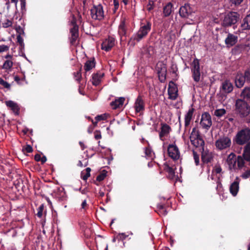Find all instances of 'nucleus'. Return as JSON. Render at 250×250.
I'll return each mask as SVG.
<instances>
[{
  "mask_svg": "<svg viewBox=\"0 0 250 250\" xmlns=\"http://www.w3.org/2000/svg\"><path fill=\"white\" fill-rule=\"evenodd\" d=\"M151 29V23L147 21L146 22H141L139 30L130 38L128 43L134 46L136 42H139L146 37Z\"/></svg>",
  "mask_w": 250,
  "mask_h": 250,
  "instance_id": "1",
  "label": "nucleus"
},
{
  "mask_svg": "<svg viewBox=\"0 0 250 250\" xmlns=\"http://www.w3.org/2000/svg\"><path fill=\"white\" fill-rule=\"evenodd\" d=\"M234 111L238 117L245 118L250 113V105L244 100L238 99L235 102Z\"/></svg>",
  "mask_w": 250,
  "mask_h": 250,
  "instance_id": "2",
  "label": "nucleus"
},
{
  "mask_svg": "<svg viewBox=\"0 0 250 250\" xmlns=\"http://www.w3.org/2000/svg\"><path fill=\"white\" fill-rule=\"evenodd\" d=\"M240 19V15L239 13L234 11H229L226 13L224 16L221 25L224 28L233 26L235 29L236 23Z\"/></svg>",
  "mask_w": 250,
  "mask_h": 250,
  "instance_id": "3",
  "label": "nucleus"
},
{
  "mask_svg": "<svg viewBox=\"0 0 250 250\" xmlns=\"http://www.w3.org/2000/svg\"><path fill=\"white\" fill-rule=\"evenodd\" d=\"M250 140V128L245 127L239 130L233 139L234 144L239 146L245 145Z\"/></svg>",
  "mask_w": 250,
  "mask_h": 250,
  "instance_id": "4",
  "label": "nucleus"
},
{
  "mask_svg": "<svg viewBox=\"0 0 250 250\" xmlns=\"http://www.w3.org/2000/svg\"><path fill=\"white\" fill-rule=\"evenodd\" d=\"M189 139L191 144L195 147L204 146L205 142L200 135L199 131L196 127L192 129Z\"/></svg>",
  "mask_w": 250,
  "mask_h": 250,
  "instance_id": "5",
  "label": "nucleus"
},
{
  "mask_svg": "<svg viewBox=\"0 0 250 250\" xmlns=\"http://www.w3.org/2000/svg\"><path fill=\"white\" fill-rule=\"evenodd\" d=\"M191 71L193 80L198 83L200 80L201 72L200 69L199 60L195 58L191 64Z\"/></svg>",
  "mask_w": 250,
  "mask_h": 250,
  "instance_id": "6",
  "label": "nucleus"
},
{
  "mask_svg": "<svg viewBox=\"0 0 250 250\" xmlns=\"http://www.w3.org/2000/svg\"><path fill=\"white\" fill-rule=\"evenodd\" d=\"M90 14L92 19L101 21L104 18V12L101 4L94 5L90 10Z\"/></svg>",
  "mask_w": 250,
  "mask_h": 250,
  "instance_id": "7",
  "label": "nucleus"
},
{
  "mask_svg": "<svg viewBox=\"0 0 250 250\" xmlns=\"http://www.w3.org/2000/svg\"><path fill=\"white\" fill-rule=\"evenodd\" d=\"M194 13L192 8L188 3H185L184 5L181 6L179 10L180 16L184 19L191 20Z\"/></svg>",
  "mask_w": 250,
  "mask_h": 250,
  "instance_id": "8",
  "label": "nucleus"
},
{
  "mask_svg": "<svg viewBox=\"0 0 250 250\" xmlns=\"http://www.w3.org/2000/svg\"><path fill=\"white\" fill-rule=\"evenodd\" d=\"M231 145V142L230 138L226 136L220 137L215 142V146L216 148L220 150L229 148Z\"/></svg>",
  "mask_w": 250,
  "mask_h": 250,
  "instance_id": "9",
  "label": "nucleus"
},
{
  "mask_svg": "<svg viewBox=\"0 0 250 250\" xmlns=\"http://www.w3.org/2000/svg\"><path fill=\"white\" fill-rule=\"evenodd\" d=\"M200 124L204 128L207 129H208L211 126V117L209 113L204 112L202 114Z\"/></svg>",
  "mask_w": 250,
  "mask_h": 250,
  "instance_id": "10",
  "label": "nucleus"
},
{
  "mask_svg": "<svg viewBox=\"0 0 250 250\" xmlns=\"http://www.w3.org/2000/svg\"><path fill=\"white\" fill-rule=\"evenodd\" d=\"M168 156L174 160L179 159L180 157V152L178 147L173 144L169 145L167 147Z\"/></svg>",
  "mask_w": 250,
  "mask_h": 250,
  "instance_id": "11",
  "label": "nucleus"
},
{
  "mask_svg": "<svg viewBox=\"0 0 250 250\" xmlns=\"http://www.w3.org/2000/svg\"><path fill=\"white\" fill-rule=\"evenodd\" d=\"M168 98L172 100H175L178 97V88L174 83L170 81L169 83L167 90Z\"/></svg>",
  "mask_w": 250,
  "mask_h": 250,
  "instance_id": "12",
  "label": "nucleus"
},
{
  "mask_svg": "<svg viewBox=\"0 0 250 250\" xmlns=\"http://www.w3.org/2000/svg\"><path fill=\"white\" fill-rule=\"evenodd\" d=\"M115 40L113 37L109 36L108 38L105 39L102 43V49L108 52L115 45Z\"/></svg>",
  "mask_w": 250,
  "mask_h": 250,
  "instance_id": "13",
  "label": "nucleus"
},
{
  "mask_svg": "<svg viewBox=\"0 0 250 250\" xmlns=\"http://www.w3.org/2000/svg\"><path fill=\"white\" fill-rule=\"evenodd\" d=\"M238 41V37L233 34L229 33L225 40V43L228 47L234 46Z\"/></svg>",
  "mask_w": 250,
  "mask_h": 250,
  "instance_id": "14",
  "label": "nucleus"
},
{
  "mask_svg": "<svg viewBox=\"0 0 250 250\" xmlns=\"http://www.w3.org/2000/svg\"><path fill=\"white\" fill-rule=\"evenodd\" d=\"M70 37L69 38L70 43L71 45H75L79 38V29L76 27H72L70 29Z\"/></svg>",
  "mask_w": 250,
  "mask_h": 250,
  "instance_id": "15",
  "label": "nucleus"
},
{
  "mask_svg": "<svg viewBox=\"0 0 250 250\" xmlns=\"http://www.w3.org/2000/svg\"><path fill=\"white\" fill-rule=\"evenodd\" d=\"M136 112L139 113L145 110V103L141 96H138L135 102Z\"/></svg>",
  "mask_w": 250,
  "mask_h": 250,
  "instance_id": "16",
  "label": "nucleus"
},
{
  "mask_svg": "<svg viewBox=\"0 0 250 250\" xmlns=\"http://www.w3.org/2000/svg\"><path fill=\"white\" fill-rule=\"evenodd\" d=\"M222 91L226 94L229 93L233 90V86L232 83L229 80H225L222 83Z\"/></svg>",
  "mask_w": 250,
  "mask_h": 250,
  "instance_id": "17",
  "label": "nucleus"
},
{
  "mask_svg": "<svg viewBox=\"0 0 250 250\" xmlns=\"http://www.w3.org/2000/svg\"><path fill=\"white\" fill-rule=\"evenodd\" d=\"M235 84L236 86L240 88L242 87L245 82H247L246 78H245V74H243L241 73H238L235 77Z\"/></svg>",
  "mask_w": 250,
  "mask_h": 250,
  "instance_id": "18",
  "label": "nucleus"
},
{
  "mask_svg": "<svg viewBox=\"0 0 250 250\" xmlns=\"http://www.w3.org/2000/svg\"><path fill=\"white\" fill-rule=\"evenodd\" d=\"M5 104L16 115H18L20 113V107L18 104L12 101L5 102Z\"/></svg>",
  "mask_w": 250,
  "mask_h": 250,
  "instance_id": "19",
  "label": "nucleus"
},
{
  "mask_svg": "<svg viewBox=\"0 0 250 250\" xmlns=\"http://www.w3.org/2000/svg\"><path fill=\"white\" fill-rule=\"evenodd\" d=\"M104 73L99 71L92 75V84L95 86L98 85L101 82L102 78L104 77Z\"/></svg>",
  "mask_w": 250,
  "mask_h": 250,
  "instance_id": "20",
  "label": "nucleus"
},
{
  "mask_svg": "<svg viewBox=\"0 0 250 250\" xmlns=\"http://www.w3.org/2000/svg\"><path fill=\"white\" fill-rule=\"evenodd\" d=\"M194 109L193 108H190L185 116V127L186 128L190 124L191 120L193 118V112Z\"/></svg>",
  "mask_w": 250,
  "mask_h": 250,
  "instance_id": "21",
  "label": "nucleus"
},
{
  "mask_svg": "<svg viewBox=\"0 0 250 250\" xmlns=\"http://www.w3.org/2000/svg\"><path fill=\"white\" fill-rule=\"evenodd\" d=\"M240 27L242 31L250 30V14L247 15L243 20Z\"/></svg>",
  "mask_w": 250,
  "mask_h": 250,
  "instance_id": "22",
  "label": "nucleus"
},
{
  "mask_svg": "<svg viewBox=\"0 0 250 250\" xmlns=\"http://www.w3.org/2000/svg\"><path fill=\"white\" fill-rule=\"evenodd\" d=\"M170 129V127L166 124L162 125L161 131L159 133V137L161 140L163 141V138L169 134Z\"/></svg>",
  "mask_w": 250,
  "mask_h": 250,
  "instance_id": "23",
  "label": "nucleus"
},
{
  "mask_svg": "<svg viewBox=\"0 0 250 250\" xmlns=\"http://www.w3.org/2000/svg\"><path fill=\"white\" fill-rule=\"evenodd\" d=\"M239 181L238 178L230 185L229 187V191L231 194L235 196L237 195L239 190Z\"/></svg>",
  "mask_w": 250,
  "mask_h": 250,
  "instance_id": "24",
  "label": "nucleus"
},
{
  "mask_svg": "<svg viewBox=\"0 0 250 250\" xmlns=\"http://www.w3.org/2000/svg\"><path fill=\"white\" fill-rule=\"evenodd\" d=\"M173 11V4L170 2H168L163 8V17H168Z\"/></svg>",
  "mask_w": 250,
  "mask_h": 250,
  "instance_id": "25",
  "label": "nucleus"
},
{
  "mask_svg": "<svg viewBox=\"0 0 250 250\" xmlns=\"http://www.w3.org/2000/svg\"><path fill=\"white\" fill-rule=\"evenodd\" d=\"M125 99L124 97H120L118 99H116L114 101H112L110 103V105L113 109H116L117 108L120 107L124 103Z\"/></svg>",
  "mask_w": 250,
  "mask_h": 250,
  "instance_id": "26",
  "label": "nucleus"
},
{
  "mask_svg": "<svg viewBox=\"0 0 250 250\" xmlns=\"http://www.w3.org/2000/svg\"><path fill=\"white\" fill-rule=\"evenodd\" d=\"M96 62L94 58H91L87 60L84 65V69L86 71H88L95 67Z\"/></svg>",
  "mask_w": 250,
  "mask_h": 250,
  "instance_id": "27",
  "label": "nucleus"
},
{
  "mask_svg": "<svg viewBox=\"0 0 250 250\" xmlns=\"http://www.w3.org/2000/svg\"><path fill=\"white\" fill-rule=\"evenodd\" d=\"M244 0H228V7L230 9H234L243 2Z\"/></svg>",
  "mask_w": 250,
  "mask_h": 250,
  "instance_id": "28",
  "label": "nucleus"
},
{
  "mask_svg": "<svg viewBox=\"0 0 250 250\" xmlns=\"http://www.w3.org/2000/svg\"><path fill=\"white\" fill-rule=\"evenodd\" d=\"M164 170L168 173L167 177L169 179H173L175 177V171L174 170L169 166L168 165L165 164L164 165Z\"/></svg>",
  "mask_w": 250,
  "mask_h": 250,
  "instance_id": "29",
  "label": "nucleus"
},
{
  "mask_svg": "<svg viewBox=\"0 0 250 250\" xmlns=\"http://www.w3.org/2000/svg\"><path fill=\"white\" fill-rule=\"evenodd\" d=\"M204 146H201L202 148V155H201V158L202 161L205 163H208L211 162V160L212 159V157L211 156L208 154V152H207L206 151H204Z\"/></svg>",
  "mask_w": 250,
  "mask_h": 250,
  "instance_id": "30",
  "label": "nucleus"
},
{
  "mask_svg": "<svg viewBox=\"0 0 250 250\" xmlns=\"http://www.w3.org/2000/svg\"><path fill=\"white\" fill-rule=\"evenodd\" d=\"M118 33L121 37L126 36V29L125 21H123L121 22L119 26Z\"/></svg>",
  "mask_w": 250,
  "mask_h": 250,
  "instance_id": "31",
  "label": "nucleus"
},
{
  "mask_svg": "<svg viewBox=\"0 0 250 250\" xmlns=\"http://www.w3.org/2000/svg\"><path fill=\"white\" fill-rule=\"evenodd\" d=\"M156 70L157 73H161V72H167V65L166 64L163 62H161L157 63L156 66Z\"/></svg>",
  "mask_w": 250,
  "mask_h": 250,
  "instance_id": "32",
  "label": "nucleus"
},
{
  "mask_svg": "<svg viewBox=\"0 0 250 250\" xmlns=\"http://www.w3.org/2000/svg\"><path fill=\"white\" fill-rule=\"evenodd\" d=\"M107 175V171L105 170H102L100 173L97 176L96 181L94 182V184L97 186L99 185L97 182H100L103 181Z\"/></svg>",
  "mask_w": 250,
  "mask_h": 250,
  "instance_id": "33",
  "label": "nucleus"
},
{
  "mask_svg": "<svg viewBox=\"0 0 250 250\" xmlns=\"http://www.w3.org/2000/svg\"><path fill=\"white\" fill-rule=\"evenodd\" d=\"M241 96L244 99L250 101V87H246L242 91Z\"/></svg>",
  "mask_w": 250,
  "mask_h": 250,
  "instance_id": "34",
  "label": "nucleus"
},
{
  "mask_svg": "<svg viewBox=\"0 0 250 250\" xmlns=\"http://www.w3.org/2000/svg\"><path fill=\"white\" fill-rule=\"evenodd\" d=\"M56 196L61 201H63L66 198V193L63 188H59L56 194Z\"/></svg>",
  "mask_w": 250,
  "mask_h": 250,
  "instance_id": "35",
  "label": "nucleus"
},
{
  "mask_svg": "<svg viewBox=\"0 0 250 250\" xmlns=\"http://www.w3.org/2000/svg\"><path fill=\"white\" fill-rule=\"evenodd\" d=\"M91 168L87 167L85 169V171H83L81 172V178L83 180H86L90 176Z\"/></svg>",
  "mask_w": 250,
  "mask_h": 250,
  "instance_id": "36",
  "label": "nucleus"
},
{
  "mask_svg": "<svg viewBox=\"0 0 250 250\" xmlns=\"http://www.w3.org/2000/svg\"><path fill=\"white\" fill-rule=\"evenodd\" d=\"M170 69L172 73L174 74L176 77H178V68L176 63L174 61L171 62Z\"/></svg>",
  "mask_w": 250,
  "mask_h": 250,
  "instance_id": "37",
  "label": "nucleus"
},
{
  "mask_svg": "<svg viewBox=\"0 0 250 250\" xmlns=\"http://www.w3.org/2000/svg\"><path fill=\"white\" fill-rule=\"evenodd\" d=\"M17 42L20 45V51L22 52L24 48V43L23 42V39L21 37V34H19L17 36Z\"/></svg>",
  "mask_w": 250,
  "mask_h": 250,
  "instance_id": "38",
  "label": "nucleus"
},
{
  "mask_svg": "<svg viewBox=\"0 0 250 250\" xmlns=\"http://www.w3.org/2000/svg\"><path fill=\"white\" fill-rule=\"evenodd\" d=\"M244 159L241 156H238L236 160L234 161L235 163H237V166L239 168H242L244 166L245 161Z\"/></svg>",
  "mask_w": 250,
  "mask_h": 250,
  "instance_id": "39",
  "label": "nucleus"
},
{
  "mask_svg": "<svg viewBox=\"0 0 250 250\" xmlns=\"http://www.w3.org/2000/svg\"><path fill=\"white\" fill-rule=\"evenodd\" d=\"M226 113V110L224 108H221L215 110L214 112V115L218 117H221Z\"/></svg>",
  "mask_w": 250,
  "mask_h": 250,
  "instance_id": "40",
  "label": "nucleus"
},
{
  "mask_svg": "<svg viewBox=\"0 0 250 250\" xmlns=\"http://www.w3.org/2000/svg\"><path fill=\"white\" fill-rule=\"evenodd\" d=\"M82 67H80V69L77 71L76 72H74V77L76 81H77L78 83H80L81 78H82Z\"/></svg>",
  "mask_w": 250,
  "mask_h": 250,
  "instance_id": "41",
  "label": "nucleus"
},
{
  "mask_svg": "<svg viewBox=\"0 0 250 250\" xmlns=\"http://www.w3.org/2000/svg\"><path fill=\"white\" fill-rule=\"evenodd\" d=\"M159 81L161 83H164L166 80L167 72H161V73H157Z\"/></svg>",
  "mask_w": 250,
  "mask_h": 250,
  "instance_id": "42",
  "label": "nucleus"
},
{
  "mask_svg": "<svg viewBox=\"0 0 250 250\" xmlns=\"http://www.w3.org/2000/svg\"><path fill=\"white\" fill-rule=\"evenodd\" d=\"M44 205L42 204L40 206V207L37 209V213L36 215L39 218H41L42 216L43 211L44 210Z\"/></svg>",
  "mask_w": 250,
  "mask_h": 250,
  "instance_id": "43",
  "label": "nucleus"
},
{
  "mask_svg": "<svg viewBox=\"0 0 250 250\" xmlns=\"http://www.w3.org/2000/svg\"><path fill=\"white\" fill-rule=\"evenodd\" d=\"M13 62L11 61L6 60L3 63V68L6 69H10L13 66Z\"/></svg>",
  "mask_w": 250,
  "mask_h": 250,
  "instance_id": "44",
  "label": "nucleus"
},
{
  "mask_svg": "<svg viewBox=\"0 0 250 250\" xmlns=\"http://www.w3.org/2000/svg\"><path fill=\"white\" fill-rule=\"evenodd\" d=\"M13 22L11 20L6 19L5 21L2 23V26L4 28H8L12 26Z\"/></svg>",
  "mask_w": 250,
  "mask_h": 250,
  "instance_id": "45",
  "label": "nucleus"
},
{
  "mask_svg": "<svg viewBox=\"0 0 250 250\" xmlns=\"http://www.w3.org/2000/svg\"><path fill=\"white\" fill-rule=\"evenodd\" d=\"M242 157L245 160L250 162V151H246L244 148Z\"/></svg>",
  "mask_w": 250,
  "mask_h": 250,
  "instance_id": "46",
  "label": "nucleus"
},
{
  "mask_svg": "<svg viewBox=\"0 0 250 250\" xmlns=\"http://www.w3.org/2000/svg\"><path fill=\"white\" fill-rule=\"evenodd\" d=\"M128 236V234H126L125 233H122L118 234L116 238L119 241H123Z\"/></svg>",
  "mask_w": 250,
  "mask_h": 250,
  "instance_id": "47",
  "label": "nucleus"
},
{
  "mask_svg": "<svg viewBox=\"0 0 250 250\" xmlns=\"http://www.w3.org/2000/svg\"><path fill=\"white\" fill-rule=\"evenodd\" d=\"M245 78L247 80V82L250 83V67L248 68L244 72Z\"/></svg>",
  "mask_w": 250,
  "mask_h": 250,
  "instance_id": "48",
  "label": "nucleus"
},
{
  "mask_svg": "<svg viewBox=\"0 0 250 250\" xmlns=\"http://www.w3.org/2000/svg\"><path fill=\"white\" fill-rule=\"evenodd\" d=\"M154 8V1L151 0H149L148 2L146 5L147 10L150 12Z\"/></svg>",
  "mask_w": 250,
  "mask_h": 250,
  "instance_id": "49",
  "label": "nucleus"
},
{
  "mask_svg": "<svg viewBox=\"0 0 250 250\" xmlns=\"http://www.w3.org/2000/svg\"><path fill=\"white\" fill-rule=\"evenodd\" d=\"M0 84L7 89H9L10 88V84L1 78H0Z\"/></svg>",
  "mask_w": 250,
  "mask_h": 250,
  "instance_id": "50",
  "label": "nucleus"
},
{
  "mask_svg": "<svg viewBox=\"0 0 250 250\" xmlns=\"http://www.w3.org/2000/svg\"><path fill=\"white\" fill-rule=\"evenodd\" d=\"M193 157H194V161H195V163L196 165V166L199 165V155H198L197 152H196L194 150L193 151Z\"/></svg>",
  "mask_w": 250,
  "mask_h": 250,
  "instance_id": "51",
  "label": "nucleus"
},
{
  "mask_svg": "<svg viewBox=\"0 0 250 250\" xmlns=\"http://www.w3.org/2000/svg\"><path fill=\"white\" fill-rule=\"evenodd\" d=\"M145 154L148 157H152V150L149 147H146L145 148Z\"/></svg>",
  "mask_w": 250,
  "mask_h": 250,
  "instance_id": "52",
  "label": "nucleus"
},
{
  "mask_svg": "<svg viewBox=\"0 0 250 250\" xmlns=\"http://www.w3.org/2000/svg\"><path fill=\"white\" fill-rule=\"evenodd\" d=\"M9 49V46L2 44L0 45V53H2L3 52H6L8 51Z\"/></svg>",
  "mask_w": 250,
  "mask_h": 250,
  "instance_id": "53",
  "label": "nucleus"
},
{
  "mask_svg": "<svg viewBox=\"0 0 250 250\" xmlns=\"http://www.w3.org/2000/svg\"><path fill=\"white\" fill-rule=\"evenodd\" d=\"M95 120L98 122L105 120L106 119V117L105 114H102L100 115H98L95 117Z\"/></svg>",
  "mask_w": 250,
  "mask_h": 250,
  "instance_id": "54",
  "label": "nucleus"
},
{
  "mask_svg": "<svg viewBox=\"0 0 250 250\" xmlns=\"http://www.w3.org/2000/svg\"><path fill=\"white\" fill-rule=\"evenodd\" d=\"M23 150L25 151L27 153H31L33 150L32 147L29 145H26V146L23 147Z\"/></svg>",
  "mask_w": 250,
  "mask_h": 250,
  "instance_id": "55",
  "label": "nucleus"
},
{
  "mask_svg": "<svg viewBox=\"0 0 250 250\" xmlns=\"http://www.w3.org/2000/svg\"><path fill=\"white\" fill-rule=\"evenodd\" d=\"M94 138L96 140H99L101 139L102 135L101 131L100 130H96L94 132Z\"/></svg>",
  "mask_w": 250,
  "mask_h": 250,
  "instance_id": "56",
  "label": "nucleus"
},
{
  "mask_svg": "<svg viewBox=\"0 0 250 250\" xmlns=\"http://www.w3.org/2000/svg\"><path fill=\"white\" fill-rule=\"evenodd\" d=\"M75 190H78L82 194H86L88 192H89V190L87 188H85L83 189H82L81 188H80L79 189H75Z\"/></svg>",
  "mask_w": 250,
  "mask_h": 250,
  "instance_id": "57",
  "label": "nucleus"
},
{
  "mask_svg": "<svg viewBox=\"0 0 250 250\" xmlns=\"http://www.w3.org/2000/svg\"><path fill=\"white\" fill-rule=\"evenodd\" d=\"M71 24L73 26V27H76L79 29V26L77 24V20L74 16H73V19L71 21Z\"/></svg>",
  "mask_w": 250,
  "mask_h": 250,
  "instance_id": "58",
  "label": "nucleus"
},
{
  "mask_svg": "<svg viewBox=\"0 0 250 250\" xmlns=\"http://www.w3.org/2000/svg\"><path fill=\"white\" fill-rule=\"evenodd\" d=\"M250 176V169L247 170L242 175V177L244 179H247Z\"/></svg>",
  "mask_w": 250,
  "mask_h": 250,
  "instance_id": "59",
  "label": "nucleus"
},
{
  "mask_svg": "<svg viewBox=\"0 0 250 250\" xmlns=\"http://www.w3.org/2000/svg\"><path fill=\"white\" fill-rule=\"evenodd\" d=\"M157 213L160 215L166 216L167 214V211L165 209V208L161 210H160Z\"/></svg>",
  "mask_w": 250,
  "mask_h": 250,
  "instance_id": "60",
  "label": "nucleus"
},
{
  "mask_svg": "<svg viewBox=\"0 0 250 250\" xmlns=\"http://www.w3.org/2000/svg\"><path fill=\"white\" fill-rule=\"evenodd\" d=\"M88 206L86 203V200H84L81 204V209H85Z\"/></svg>",
  "mask_w": 250,
  "mask_h": 250,
  "instance_id": "61",
  "label": "nucleus"
},
{
  "mask_svg": "<svg viewBox=\"0 0 250 250\" xmlns=\"http://www.w3.org/2000/svg\"><path fill=\"white\" fill-rule=\"evenodd\" d=\"M214 171L216 173H220L222 171V168L220 166H215Z\"/></svg>",
  "mask_w": 250,
  "mask_h": 250,
  "instance_id": "62",
  "label": "nucleus"
},
{
  "mask_svg": "<svg viewBox=\"0 0 250 250\" xmlns=\"http://www.w3.org/2000/svg\"><path fill=\"white\" fill-rule=\"evenodd\" d=\"M246 151H250V141H249L246 144V146L244 148Z\"/></svg>",
  "mask_w": 250,
  "mask_h": 250,
  "instance_id": "63",
  "label": "nucleus"
},
{
  "mask_svg": "<svg viewBox=\"0 0 250 250\" xmlns=\"http://www.w3.org/2000/svg\"><path fill=\"white\" fill-rule=\"evenodd\" d=\"M34 159H35V161H36L37 162L40 161V160L41 159V157L40 154H36L34 156Z\"/></svg>",
  "mask_w": 250,
  "mask_h": 250,
  "instance_id": "64",
  "label": "nucleus"
}]
</instances>
